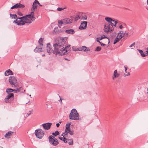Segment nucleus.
I'll list each match as a JSON object with an SVG mask.
<instances>
[{
	"label": "nucleus",
	"instance_id": "nucleus-1",
	"mask_svg": "<svg viewBox=\"0 0 148 148\" xmlns=\"http://www.w3.org/2000/svg\"><path fill=\"white\" fill-rule=\"evenodd\" d=\"M67 37L61 38L59 39L58 43H55L53 45L54 50L53 51V53L57 55L58 53L61 52H59V49L60 48L64 46V45L66 43Z\"/></svg>",
	"mask_w": 148,
	"mask_h": 148
},
{
	"label": "nucleus",
	"instance_id": "nucleus-2",
	"mask_svg": "<svg viewBox=\"0 0 148 148\" xmlns=\"http://www.w3.org/2000/svg\"><path fill=\"white\" fill-rule=\"evenodd\" d=\"M70 119L77 120H79V115L77 111L75 109H73L71 111L69 115Z\"/></svg>",
	"mask_w": 148,
	"mask_h": 148
},
{
	"label": "nucleus",
	"instance_id": "nucleus-3",
	"mask_svg": "<svg viewBox=\"0 0 148 148\" xmlns=\"http://www.w3.org/2000/svg\"><path fill=\"white\" fill-rule=\"evenodd\" d=\"M38 44L37 46L34 49V51L36 52H40L42 51V49L43 44V39L40 38L38 41Z\"/></svg>",
	"mask_w": 148,
	"mask_h": 148
},
{
	"label": "nucleus",
	"instance_id": "nucleus-4",
	"mask_svg": "<svg viewBox=\"0 0 148 148\" xmlns=\"http://www.w3.org/2000/svg\"><path fill=\"white\" fill-rule=\"evenodd\" d=\"M71 48L70 47V45H69L65 46V47H64L62 48L61 49H60L59 50V52H61L60 53H58V54H59L61 56L64 55L66 54H67L68 53H66V52L68 51H69Z\"/></svg>",
	"mask_w": 148,
	"mask_h": 148
},
{
	"label": "nucleus",
	"instance_id": "nucleus-5",
	"mask_svg": "<svg viewBox=\"0 0 148 148\" xmlns=\"http://www.w3.org/2000/svg\"><path fill=\"white\" fill-rule=\"evenodd\" d=\"M48 139L50 143L53 146H56L59 144L57 139L52 135L49 136Z\"/></svg>",
	"mask_w": 148,
	"mask_h": 148
},
{
	"label": "nucleus",
	"instance_id": "nucleus-6",
	"mask_svg": "<svg viewBox=\"0 0 148 148\" xmlns=\"http://www.w3.org/2000/svg\"><path fill=\"white\" fill-rule=\"evenodd\" d=\"M35 134L38 138L41 139L44 136V132L41 129H39L35 130Z\"/></svg>",
	"mask_w": 148,
	"mask_h": 148
},
{
	"label": "nucleus",
	"instance_id": "nucleus-7",
	"mask_svg": "<svg viewBox=\"0 0 148 148\" xmlns=\"http://www.w3.org/2000/svg\"><path fill=\"white\" fill-rule=\"evenodd\" d=\"M8 94L6 96L4 99V101L7 103H11L12 101L10 99L12 98L13 99L14 97V95L12 93Z\"/></svg>",
	"mask_w": 148,
	"mask_h": 148
},
{
	"label": "nucleus",
	"instance_id": "nucleus-8",
	"mask_svg": "<svg viewBox=\"0 0 148 148\" xmlns=\"http://www.w3.org/2000/svg\"><path fill=\"white\" fill-rule=\"evenodd\" d=\"M113 27L110 25H105L104 27V31L106 33H111L113 30Z\"/></svg>",
	"mask_w": 148,
	"mask_h": 148
},
{
	"label": "nucleus",
	"instance_id": "nucleus-9",
	"mask_svg": "<svg viewBox=\"0 0 148 148\" xmlns=\"http://www.w3.org/2000/svg\"><path fill=\"white\" fill-rule=\"evenodd\" d=\"M68 134L71 135H72L74 134V131L73 130H71L70 129L68 130H65V132L61 134V136L63 137H67Z\"/></svg>",
	"mask_w": 148,
	"mask_h": 148
},
{
	"label": "nucleus",
	"instance_id": "nucleus-10",
	"mask_svg": "<svg viewBox=\"0 0 148 148\" xmlns=\"http://www.w3.org/2000/svg\"><path fill=\"white\" fill-rule=\"evenodd\" d=\"M9 81L11 85H14L15 86L14 84L16 82L17 79L15 77L10 76L9 77Z\"/></svg>",
	"mask_w": 148,
	"mask_h": 148
},
{
	"label": "nucleus",
	"instance_id": "nucleus-11",
	"mask_svg": "<svg viewBox=\"0 0 148 148\" xmlns=\"http://www.w3.org/2000/svg\"><path fill=\"white\" fill-rule=\"evenodd\" d=\"M52 125V123H44L42 125L44 129L46 130H47L49 129Z\"/></svg>",
	"mask_w": 148,
	"mask_h": 148
},
{
	"label": "nucleus",
	"instance_id": "nucleus-12",
	"mask_svg": "<svg viewBox=\"0 0 148 148\" xmlns=\"http://www.w3.org/2000/svg\"><path fill=\"white\" fill-rule=\"evenodd\" d=\"M87 22L86 21L81 22V24L79 27L80 30L85 29L87 27Z\"/></svg>",
	"mask_w": 148,
	"mask_h": 148
},
{
	"label": "nucleus",
	"instance_id": "nucleus-13",
	"mask_svg": "<svg viewBox=\"0 0 148 148\" xmlns=\"http://www.w3.org/2000/svg\"><path fill=\"white\" fill-rule=\"evenodd\" d=\"M25 5H23L20 3H17L12 6L10 9H12L14 8H24Z\"/></svg>",
	"mask_w": 148,
	"mask_h": 148
},
{
	"label": "nucleus",
	"instance_id": "nucleus-14",
	"mask_svg": "<svg viewBox=\"0 0 148 148\" xmlns=\"http://www.w3.org/2000/svg\"><path fill=\"white\" fill-rule=\"evenodd\" d=\"M47 52L49 53V54L52 52L53 53V51L54 50H52V47L50 43L47 44Z\"/></svg>",
	"mask_w": 148,
	"mask_h": 148
},
{
	"label": "nucleus",
	"instance_id": "nucleus-15",
	"mask_svg": "<svg viewBox=\"0 0 148 148\" xmlns=\"http://www.w3.org/2000/svg\"><path fill=\"white\" fill-rule=\"evenodd\" d=\"M25 21L23 20H18L17 22V20H14L13 21L14 23H16L18 25H23L25 24Z\"/></svg>",
	"mask_w": 148,
	"mask_h": 148
},
{
	"label": "nucleus",
	"instance_id": "nucleus-16",
	"mask_svg": "<svg viewBox=\"0 0 148 148\" xmlns=\"http://www.w3.org/2000/svg\"><path fill=\"white\" fill-rule=\"evenodd\" d=\"M38 3V1L37 0H35L34 2L33 3L32 6L31 8L32 10H34L35 9L37 8Z\"/></svg>",
	"mask_w": 148,
	"mask_h": 148
},
{
	"label": "nucleus",
	"instance_id": "nucleus-17",
	"mask_svg": "<svg viewBox=\"0 0 148 148\" xmlns=\"http://www.w3.org/2000/svg\"><path fill=\"white\" fill-rule=\"evenodd\" d=\"M65 32L67 34H73L75 33V32L74 29H70L65 30Z\"/></svg>",
	"mask_w": 148,
	"mask_h": 148
},
{
	"label": "nucleus",
	"instance_id": "nucleus-18",
	"mask_svg": "<svg viewBox=\"0 0 148 148\" xmlns=\"http://www.w3.org/2000/svg\"><path fill=\"white\" fill-rule=\"evenodd\" d=\"M14 132L11 131H9L5 135V137L7 139H9L10 138V136Z\"/></svg>",
	"mask_w": 148,
	"mask_h": 148
},
{
	"label": "nucleus",
	"instance_id": "nucleus-19",
	"mask_svg": "<svg viewBox=\"0 0 148 148\" xmlns=\"http://www.w3.org/2000/svg\"><path fill=\"white\" fill-rule=\"evenodd\" d=\"M64 20V24L66 25L68 24H69L72 23V20L69 18H65L63 19Z\"/></svg>",
	"mask_w": 148,
	"mask_h": 148
},
{
	"label": "nucleus",
	"instance_id": "nucleus-20",
	"mask_svg": "<svg viewBox=\"0 0 148 148\" xmlns=\"http://www.w3.org/2000/svg\"><path fill=\"white\" fill-rule=\"evenodd\" d=\"M13 75V73L12 71L10 69L6 71L5 73V75L6 76H8L9 75Z\"/></svg>",
	"mask_w": 148,
	"mask_h": 148
},
{
	"label": "nucleus",
	"instance_id": "nucleus-21",
	"mask_svg": "<svg viewBox=\"0 0 148 148\" xmlns=\"http://www.w3.org/2000/svg\"><path fill=\"white\" fill-rule=\"evenodd\" d=\"M119 74L117 73V70H115L114 72L113 76L112 77L113 79H114V78L118 77L119 76Z\"/></svg>",
	"mask_w": 148,
	"mask_h": 148
},
{
	"label": "nucleus",
	"instance_id": "nucleus-22",
	"mask_svg": "<svg viewBox=\"0 0 148 148\" xmlns=\"http://www.w3.org/2000/svg\"><path fill=\"white\" fill-rule=\"evenodd\" d=\"M74 48H75V47L73 46L72 47L73 50L74 51H83V48H82V46L81 47H80L79 48H77V49H74Z\"/></svg>",
	"mask_w": 148,
	"mask_h": 148
},
{
	"label": "nucleus",
	"instance_id": "nucleus-23",
	"mask_svg": "<svg viewBox=\"0 0 148 148\" xmlns=\"http://www.w3.org/2000/svg\"><path fill=\"white\" fill-rule=\"evenodd\" d=\"M137 50L138 51L139 53H140L141 56L143 57H144L147 56V55L145 54L144 53L143 51L142 50L139 49H137Z\"/></svg>",
	"mask_w": 148,
	"mask_h": 148
},
{
	"label": "nucleus",
	"instance_id": "nucleus-24",
	"mask_svg": "<svg viewBox=\"0 0 148 148\" xmlns=\"http://www.w3.org/2000/svg\"><path fill=\"white\" fill-rule=\"evenodd\" d=\"M71 125V123H67L65 125V130H69V129H70V126Z\"/></svg>",
	"mask_w": 148,
	"mask_h": 148
},
{
	"label": "nucleus",
	"instance_id": "nucleus-25",
	"mask_svg": "<svg viewBox=\"0 0 148 148\" xmlns=\"http://www.w3.org/2000/svg\"><path fill=\"white\" fill-rule=\"evenodd\" d=\"M10 16H13L12 18L16 19L15 20H17V21L18 20V17L17 16L16 14H12L11 13L10 14Z\"/></svg>",
	"mask_w": 148,
	"mask_h": 148
},
{
	"label": "nucleus",
	"instance_id": "nucleus-26",
	"mask_svg": "<svg viewBox=\"0 0 148 148\" xmlns=\"http://www.w3.org/2000/svg\"><path fill=\"white\" fill-rule=\"evenodd\" d=\"M105 20L109 23L111 22V21H112L113 20L111 18L109 17H105Z\"/></svg>",
	"mask_w": 148,
	"mask_h": 148
},
{
	"label": "nucleus",
	"instance_id": "nucleus-27",
	"mask_svg": "<svg viewBox=\"0 0 148 148\" xmlns=\"http://www.w3.org/2000/svg\"><path fill=\"white\" fill-rule=\"evenodd\" d=\"M59 32V30H58V27H56L53 31V33H55V34H57Z\"/></svg>",
	"mask_w": 148,
	"mask_h": 148
},
{
	"label": "nucleus",
	"instance_id": "nucleus-28",
	"mask_svg": "<svg viewBox=\"0 0 148 148\" xmlns=\"http://www.w3.org/2000/svg\"><path fill=\"white\" fill-rule=\"evenodd\" d=\"M18 90V92H20L21 93H24L25 92V90H24L23 91H22L23 90V88L22 87H21L19 88H17Z\"/></svg>",
	"mask_w": 148,
	"mask_h": 148
},
{
	"label": "nucleus",
	"instance_id": "nucleus-29",
	"mask_svg": "<svg viewBox=\"0 0 148 148\" xmlns=\"http://www.w3.org/2000/svg\"><path fill=\"white\" fill-rule=\"evenodd\" d=\"M14 90L13 89L11 88H7L6 90V92L8 94H10V92H13Z\"/></svg>",
	"mask_w": 148,
	"mask_h": 148
},
{
	"label": "nucleus",
	"instance_id": "nucleus-30",
	"mask_svg": "<svg viewBox=\"0 0 148 148\" xmlns=\"http://www.w3.org/2000/svg\"><path fill=\"white\" fill-rule=\"evenodd\" d=\"M99 38L100 40H101L104 38H107L108 39L106 41L107 42H108V44H109L110 43L109 39L108 38L104 36H101L100 38Z\"/></svg>",
	"mask_w": 148,
	"mask_h": 148
},
{
	"label": "nucleus",
	"instance_id": "nucleus-31",
	"mask_svg": "<svg viewBox=\"0 0 148 148\" xmlns=\"http://www.w3.org/2000/svg\"><path fill=\"white\" fill-rule=\"evenodd\" d=\"M118 36H117L114 39L113 43L114 44H116L117 42L119 41L120 40L119 38H118Z\"/></svg>",
	"mask_w": 148,
	"mask_h": 148
},
{
	"label": "nucleus",
	"instance_id": "nucleus-32",
	"mask_svg": "<svg viewBox=\"0 0 148 148\" xmlns=\"http://www.w3.org/2000/svg\"><path fill=\"white\" fill-rule=\"evenodd\" d=\"M25 23H32V21L29 19H28L27 18H26L25 19Z\"/></svg>",
	"mask_w": 148,
	"mask_h": 148
},
{
	"label": "nucleus",
	"instance_id": "nucleus-33",
	"mask_svg": "<svg viewBox=\"0 0 148 148\" xmlns=\"http://www.w3.org/2000/svg\"><path fill=\"white\" fill-rule=\"evenodd\" d=\"M59 134V132L58 131L56 130L55 132H53L52 134L53 136H57Z\"/></svg>",
	"mask_w": 148,
	"mask_h": 148
},
{
	"label": "nucleus",
	"instance_id": "nucleus-34",
	"mask_svg": "<svg viewBox=\"0 0 148 148\" xmlns=\"http://www.w3.org/2000/svg\"><path fill=\"white\" fill-rule=\"evenodd\" d=\"M99 38H97V41L98 42H99L100 44L102 46H105L106 45L105 44H104L103 43L101 42H100V41L99 40Z\"/></svg>",
	"mask_w": 148,
	"mask_h": 148
},
{
	"label": "nucleus",
	"instance_id": "nucleus-35",
	"mask_svg": "<svg viewBox=\"0 0 148 148\" xmlns=\"http://www.w3.org/2000/svg\"><path fill=\"white\" fill-rule=\"evenodd\" d=\"M101 49V48L100 47L98 46L95 49V51H100Z\"/></svg>",
	"mask_w": 148,
	"mask_h": 148
},
{
	"label": "nucleus",
	"instance_id": "nucleus-36",
	"mask_svg": "<svg viewBox=\"0 0 148 148\" xmlns=\"http://www.w3.org/2000/svg\"><path fill=\"white\" fill-rule=\"evenodd\" d=\"M66 8V7H65L64 8H58L57 9V10L58 11H61V10H63L65 9Z\"/></svg>",
	"mask_w": 148,
	"mask_h": 148
},
{
	"label": "nucleus",
	"instance_id": "nucleus-37",
	"mask_svg": "<svg viewBox=\"0 0 148 148\" xmlns=\"http://www.w3.org/2000/svg\"><path fill=\"white\" fill-rule=\"evenodd\" d=\"M26 18L25 17V15L21 17H18V20L19 19V20H23V19H24L25 20Z\"/></svg>",
	"mask_w": 148,
	"mask_h": 148
},
{
	"label": "nucleus",
	"instance_id": "nucleus-38",
	"mask_svg": "<svg viewBox=\"0 0 148 148\" xmlns=\"http://www.w3.org/2000/svg\"><path fill=\"white\" fill-rule=\"evenodd\" d=\"M70 142H69V144L70 145H73V139H70L69 140Z\"/></svg>",
	"mask_w": 148,
	"mask_h": 148
},
{
	"label": "nucleus",
	"instance_id": "nucleus-39",
	"mask_svg": "<svg viewBox=\"0 0 148 148\" xmlns=\"http://www.w3.org/2000/svg\"><path fill=\"white\" fill-rule=\"evenodd\" d=\"M58 23L59 24V25H60V24H64V20H63H63H58Z\"/></svg>",
	"mask_w": 148,
	"mask_h": 148
},
{
	"label": "nucleus",
	"instance_id": "nucleus-40",
	"mask_svg": "<svg viewBox=\"0 0 148 148\" xmlns=\"http://www.w3.org/2000/svg\"><path fill=\"white\" fill-rule=\"evenodd\" d=\"M25 16L26 18H27L28 19L30 18L31 19V18H32V15L30 14Z\"/></svg>",
	"mask_w": 148,
	"mask_h": 148
},
{
	"label": "nucleus",
	"instance_id": "nucleus-41",
	"mask_svg": "<svg viewBox=\"0 0 148 148\" xmlns=\"http://www.w3.org/2000/svg\"><path fill=\"white\" fill-rule=\"evenodd\" d=\"M118 36H119V38L121 39L123 37L125 36V35H123V34H118Z\"/></svg>",
	"mask_w": 148,
	"mask_h": 148
},
{
	"label": "nucleus",
	"instance_id": "nucleus-42",
	"mask_svg": "<svg viewBox=\"0 0 148 148\" xmlns=\"http://www.w3.org/2000/svg\"><path fill=\"white\" fill-rule=\"evenodd\" d=\"M17 14L20 16H23V14L22 12L19 11H18L17 12Z\"/></svg>",
	"mask_w": 148,
	"mask_h": 148
},
{
	"label": "nucleus",
	"instance_id": "nucleus-43",
	"mask_svg": "<svg viewBox=\"0 0 148 148\" xmlns=\"http://www.w3.org/2000/svg\"><path fill=\"white\" fill-rule=\"evenodd\" d=\"M65 137H63V139L62 141H63L64 143H67V140Z\"/></svg>",
	"mask_w": 148,
	"mask_h": 148
},
{
	"label": "nucleus",
	"instance_id": "nucleus-44",
	"mask_svg": "<svg viewBox=\"0 0 148 148\" xmlns=\"http://www.w3.org/2000/svg\"><path fill=\"white\" fill-rule=\"evenodd\" d=\"M80 18V17L78 15L76 16V17H75V21H77Z\"/></svg>",
	"mask_w": 148,
	"mask_h": 148
},
{
	"label": "nucleus",
	"instance_id": "nucleus-45",
	"mask_svg": "<svg viewBox=\"0 0 148 148\" xmlns=\"http://www.w3.org/2000/svg\"><path fill=\"white\" fill-rule=\"evenodd\" d=\"M32 18H31V20L32 21H34L35 20V18L34 17V15H33L32 16Z\"/></svg>",
	"mask_w": 148,
	"mask_h": 148
},
{
	"label": "nucleus",
	"instance_id": "nucleus-46",
	"mask_svg": "<svg viewBox=\"0 0 148 148\" xmlns=\"http://www.w3.org/2000/svg\"><path fill=\"white\" fill-rule=\"evenodd\" d=\"M82 48H83V51H86V49L87 48V47L85 46H82Z\"/></svg>",
	"mask_w": 148,
	"mask_h": 148
},
{
	"label": "nucleus",
	"instance_id": "nucleus-47",
	"mask_svg": "<svg viewBox=\"0 0 148 148\" xmlns=\"http://www.w3.org/2000/svg\"><path fill=\"white\" fill-rule=\"evenodd\" d=\"M13 90H14L13 92L15 93H17V92H18V90L17 88L16 89H13Z\"/></svg>",
	"mask_w": 148,
	"mask_h": 148
},
{
	"label": "nucleus",
	"instance_id": "nucleus-48",
	"mask_svg": "<svg viewBox=\"0 0 148 148\" xmlns=\"http://www.w3.org/2000/svg\"><path fill=\"white\" fill-rule=\"evenodd\" d=\"M32 113V112L31 111H30L29 112L27 113L26 116H28L30 115Z\"/></svg>",
	"mask_w": 148,
	"mask_h": 148
},
{
	"label": "nucleus",
	"instance_id": "nucleus-49",
	"mask_svg": "<svg viewBox=\"0 0 148 148\" xmlns=\"http://www.w3.org/2000/svg\"><path fill=\"white\" fill-rule=\"evenodd\" d=\"M135 42H134L130 46V47H131L133 46H134V45H135Z\"/></svg>",
	"mask_w": 148,
	"mask_h": 148
},
{
	"label": "nucleus",
	"instance_id": "nucleus-50",
	"mask_svg": "<svg viewBox=\"0 0 148 148\" xmlns=\"http://www.w3.org/2000/svg\"><path fill=\"white\" fill-rule=\"evenodd\" d=\"M82 18L84 20H86L87 18V16L86 15H84L82 17Z\"/></svg>",
	"mask_w": 148,
	"mask_h": 148
},
{
	"label": "nucleus",
	"instance_id": "nucleus-51",
	"mask_svg": "<svg viewBox=\"0 0 148 148\" xmlns=\"http://www.w3.org/2000/svg\"><path fill=\"white\" fill-rule=\"evenodd\" d=\"M124 34V33L123 31H121L119 32V33H118V34Z\"/></svg>",
	"mask_w": 148,
	"mask_h": 148
},
{
	"label": "nucleus",
	"instance_id": "nucleus-52",
	"mask_svg": "<svg viewBox=\"0 0 148 148\" xmlns=\"http://www.w3.org/2000/svg\"><path fill=\"white\" fill-rule=\"evenodd\" d=\"M113 25H114L113 23H112V21H111V22H110V23H109V24L108 25H110V26H111L113 27Z\"/></svg>",
	"mask_w": 148,
	"mask_h": 148
},
{
	"label": "nucleus",
	"instance_id": "nucleus-53",
	"mask_svg": "<svg viewBox=\"0 0 148 148\" xmlns=\"http://www.w3.org/2000/svg\"><path fill=\"white\" fill-rule=\"evenodd\" d=\"M30 14H31V15H32V16L33 15H34V11H32L31 12V13Z\"/></svg>",
	"mask_w": 148,
	"mask_h": 148
},
{
	"label": "nucleus",
	"instance_id": "nucleus-54",
	"mask_svg": "<svg viewBox=\"0 0 148 148\" xmlns=\"http://www.w3.org/2000/svg\"><path fill=\"white\" fill-rule=\"evenodd\" d=\"M130 75V73H127V74H125L124 76L125 77V76H128V75Z\"/></svg>",
	"mask_w": 148,
	"mask_h": 148
},
{
	"label": "nucleus",
	"instance_id": "nucleus-55",
	"mask_svg": "<svg viewBox=\"0 0 148 148\" xmlns=\"http://www.w3.org/2000/svg\"><path fill=\"white\" fill-rule=\"evenodd\" d=\"M123 35H125V36H127L128 35L127 33H124Z\"/></svg>",
	"mask_w": 148,
	"mask_h": 148
},
{
	"label": "nucleus",
	"instance_id": "nucleus-56",
	"mask_svg": "<svg viewBox=\"0 0 148 148\" xmlns=\"http://www.w3.org/2000/svg\"><path fill=\"white\" fill-rule=\"evenodd\" d=\"M112 21L114 22V24H116L118 23V22L116 21H115L114 20H113Z\"/></svg>",
	"mask_w": 148,
	"mask_h": 148
},
{
	"label": "nucleus",
	"instance_id": "nucleus-57",
	"mask_svg": "<svg viewBox=\"0 0 148 148\" xmlns=\"http://www.w3.org/2000/svg\"><path fill=\"white\" fill-rule=\"evenodd\" d=\"M58 138L59 139H60L62 141L63 140V137H58Z\"/></svg>",
	"mask_w": 148,
	"mask_h": 148
},
{
	"label": "nucleus",
	"instance_id": "nucleus-58",
	"mask_svg": "<svg viewBox=\"0 0 148 148\" xmlns=\"http://www.w3.org/2000/svg\"><path fill=\"white\" fill-rule=\"evenodd\" d=\"M60 124L59 123H57L56 124V125L57 127H59V126H60Z\"/></svg>",
	"mask_w": 148,
	"mask_h": 148
},
{
	"label": "nucleus",
	"instance_id": "nucleus-59",
	"mask_svg": "<svg viewBox=\"0 0 148 148\" xmlns=\"http://www.w3.org/2000/svg\"><path fill=\"white\" fill-rule=\"evenodd\" d=\"M119 28L121 29H122L123 28V26L122 25H121L119 26Z\"/></svg>",
	"mask_w": 148,
	"mask_h": 148
},
{
	"label": "nucleus",
	"instance_id": "nucleus-60",
	"mask_svg": "<svg viewBox=\"0 0 148 148\" xmlns=\"http://www.w3.org/2000/svg\"><path fill=\"white\" fill-rule=\"evenodd\" d=\"M124 68H125V70H127V66H124Z\"/></svg>",
	"mask_w": 148,
	"mask_h": 148
},
{
	"label": "nucleus",
	"instance_id": "nucleus-61",
	"mask_svg": "<svg viewBox=\"0 0 148 148\" xmlns=\"http://www.w3.org/2000/svg\"><path fill=\"white\" fill-rule=\"evenodd\" d=\"M59 101L61 102V103H62V99L61 98H60V99L59 100Z\"/></svg>",
	"mask_w": 148,
	"mask_h": 148
},
{
	"label": "nucleus",
	"instance_id": "nucleus-62",
	"mask_svg": "<svg viewBox=\"0 0 148 148\" xmlns=\"http://www.w3.org/2000/svg\"><path fill=\"white\" fill-rule=\"evenodd\" d=\"M38 5L40 6H42V5H41L40 3H39V2H38Z\"/></svg>",
	"mask_w": 148,
	"mask_h": 148
},
{
	"label": "nucleus",
	"instance_id": "nucleus-63",
	"mask_svg": "<svg viewBox=\"0 0 148 148\" xmlns=\"http://www.w3.org/2000/svg\"><path fill=\"white\" fill-rule=\"evenodd\" d=\"M90 50L89 49H87L86 48V51H90Z\"/></svg>",
	"mask_w": 148,
	"mask_h": 148
},
{
	"label": "nucleus",
	"instance_id": "nucleus-64",
	"mask_svg": "<svg viewBox=\"0 0 148 148\" xmlns=\"http://www.w3.org/2000/svg\"><path fill=\"white\" fill-rule=\"evenodd\" d=\"M64 59L66 60H67V61H69L70 60L69 59H68L67 58H64Z\"/></svg>",
	"mask_w": 148,
	"mask_h": 148
}]
</instances>
